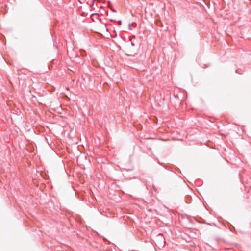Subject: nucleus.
I'll list each match as a JSON object with an SVG mask.
<instances>
[{
	"instance_id": "obj_1",
	"label": "nucleus",
	"mask_w": 251,
	"mask_h": 251,
	"mask_svg": "<svg viewBox=\"0 0 251 251\" xmlns=\"http://www.w3.org/2000/svg\"><path fill=\"white\" fill-rule=\"evenodd\" d=\"M118 23V24H119V25H121V24H122V22H121V21H119Z\"/></svg>"
},
{
	"instance_id": "obj_2",
	"label": "nucleus",
	"mask_w": 251,
	"mask_h": 251,
	"mask_svg": "<svg viewBox=\"0 0 251 251\" xmlns=\"http://www.w3.org/2000/svg\"><path fill=\"white\" fill-rule=\"evenodd\" d=\"M131 25H132V26H136V24H135V23H132Z\"/></svg>"
},
{
	"instance_id": "obj_3",
	"label": "nucleus",
	"mask_w": 251,
	"mask_h": 251,
	"mask_svg": "<svg viewBox=\"0 0 251 251\" xmlns=\"http://www.w3.org/2000/svg\"><path fill=\"white\" fill-rule=\"evenodd\" d=\"M66 90H69V88H66Z\"/></svg>"
}]
</instances>
